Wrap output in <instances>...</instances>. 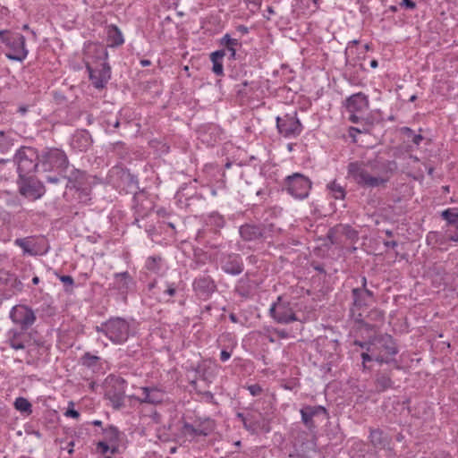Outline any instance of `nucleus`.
<instances>
[{
  "label": "nucleus",
  "mask_w": 458,
  "mask_h": 458,
  "mask_svg": "<svg viewBox=\"0 0 458 458\" xmlns=\"http://www.w3.org/2000/svg\"><path fill=\"white\" fill-rule=\"evenodd\" d=\"M396 169L395 161L377 157L367 161L351 162L347 166V176L361 187L378 188L386 185Z\"/></svg>",
  "instance_id": "f257e3e1"
},
{
  "label": "nucleus",
  "mask_w": 458,
  "mask_h": 458,
  "mask_svg": "<svg viewBox=\"0 0 458 458\" xmlns=\"http://www.w3.org/2000/svg\"><path fill=\"white\" fill-rule=\"evenodd\" d=\"M98 333L103 334L113 344H123L132 335L131 324L120 317L110 318L96 327Z\"/></svg>",
  "instance_id": "f03ea898"
},
{
  "label": "nucleus",
  "mask_w": 458,
  "mask_h": 458,
  "mask_svg": "<svg viewBox=\"0 0 458 458\" xmlns=\"http://www.w3.org/2000/svg\"><path fill=\"white\" fill-rule=\"evenodd\" d=\"M367 351L374 356L379 364L394 361L398 348L394 338L388 334L377 335L369 341Z\"/></svg>",
  "instance_id": "7ed1b4c3"
},
{
  "label": "nucleus",
  "mask_w": 458,
  "mask_h": 458,
  "mask_svg": "<svg viewBox=\"0 0 458 458\" xmlns=\"http://www.w3.org/2000/svg\"><path fill=\"white\" fill-rule=\"evenodd\" d=\"M38 157L40 168L43 172L57 171L59 174L67 173L69 160L64 150L56 148H47Z\"/></svg>",
  "instance_id": "20e7f679"
},
{
  "label": "nucleus",
  "mask_w": 458,
  "mask_h": 458,
  "mask_svg": "<svg viewBox=\"0 0 458 458\" xmlns=\"http://www.w3.org/2000/svg\"><path fill=\"white\" fill-rule=\"evenodd\" d=\"M19 179L28 177L38 167H40L37 150L30 147H21L15 154Z\"/></svg>",
  "instance_id": "39448f33"
},
{
  "label": "nucleus",
  "mask_w": 458,
  "mask_h": 458,
  "mask_svg": "<svg viewBox=\"0 0 458 458\" xmlns=\"http://www.w3.org/2000/svg\"><path fill=\"white\" fill-rule=\"evenodd\" d=\"M312 182L305 175L295 173L285 178V189L295 199H306L311 189Z\"/></svg>",
  "instance_id": "423d86ee"
},
{
  "label": "nucleus",
  "mask_w": 458,
  "mask_h": 458,
  "mask_svg": "<svg viewBox=\"0 0 458 458\" xmlns=\"http://www.w3.org/2000/svg\"><path fill=\"white\" fill-rule=\"evenodd\" d=\"M100 57H103L104 62L96 67H92L89 64H87L89 80L97 89L104 88L111 78V68L106 62L108 58L106 49H102Z\"/></svg>",
  "instance_id": "0eeeda50"
},
{
  "label": "nucleus",
  "mask_w": 458,
  "mask_h": 458,
  "mask_svg": "<svg viewBox=\"0 0 458 458\" xmlns=\"http://www.w3.org/2000/svg\"><path fill=\"white\" fill-rule=\"evenodd\" d=\"M269 313L280 324H289L298 319L291 302L284 300L282 296H279L277 301L271 305Z\"/></svg>",
  "instance_id": "6e6552de"
},
{
  "label": "nucleus",
  "mask_w": 458,
  "mask_h": 458,
  "mask_svg": "<svg viewBox=\"0 0 458 458\" xmlns=\"http://www.w3.org/2000/svg\"><path fill=\"white\" fill-rule=\"evenodd\" d=\"M276 127L279 133L288 139L298 137L302 131V125L297 117L296 113L286 114L276 117Z\"/></svg>",
  "instance_id": "1a4fd4ad"
},
{
  "label": "nucleus",
  "mask_w": 458,
  "mask_h": 458,
  "mask_svg": "<svg viewBox=\"0 0 458 458\" xmlns=\"http://www.w3.org/2000/svg\"><path fill=\"white\" fill-rule=\"evenodd\" d=\"M106 391V397L114 409H120L124 403L126 381L120 377H113Z\"/></svg>",
  "instance_id": "9d476101"
},
{
  "label": "nucleus",
  "mask_w": 458,
  "mask_h": 458,
  "mask_svg": "<svg viewBox=\"0 0 458 458\" xmlns=\"http://www.w3.org/2000/svg\"><path fill=\"white\" fill-rule=\"evenodd\" d=\"M10 318L22 330H27L35 323L36 315L34 310L27 305H15L10 311Z\"/></svg>",
  "instance_id": "9b49d317"
},
{
  "label": "nucleus",
  "mask_w": 458,
  "mask_h": 458,
  "mask_svg": "<svg viewBox=\"0 0 458 458\" xmlns=\"http://www.w3.org/2000/svg\"><path fill=\"white\" fill-rule=\"evenodd\" d=\"M18 185L21 195L33 200L40 199L46 192L44 184L32 177L19 179Z\"/></svg>",
  "instance_id": "f8f14e48"
},
{
  "label": "nucleus",
  "mask_w": 458,
  "mask_h": 458,
  "mask_svg": "<svg viewBox=\"0 0 458 458\" xmlns=\"http://www.w3.org/2000/svg\"><path fill=\"white\" fill-rule=\"evenodd\" d=\"M104 440L97 444V450L101 454H114L118 451L119 430L110 425L103 430Z\"/></svg>",
  "instance_id": "ddd939ff"
},
{
  "label": "nucleus",
  "mask_w": 458,
  "mask_h": 458,
  "mask_svg": "<svg viewBox=\"0 0 458 458\" xmlns=\"http://www.w3.org/2000/svg\"><path fill=\"white\" fill-rule=\"evenodd\" d=\"M25 37L21 34H13L6 39V45L10 47V52L5 55L8 59L13 61H23L28 55V50L25 45Z\"/></svg>",
  "instance_id": "4468645a"
},
{
  "label": "nucleus",
  "mask_w": 458,
  "mask_h": 458,
  "mask_svg": "<svg viewBox=\"0 0 458 458\" xmlns=\"http://www.w3.org/2000/svg\"><path fill=\"white\" fill-rule=\"evenodd\" d=\"M140 396L137 400L141 403H148L153 405L160 404L165 397V391L162 387L157 386H140Z\"/></svg>",
  "instance_id": "2eb2a0df"
},
{
  "label": "nucleus",
  "mask_w": 458,
  "mask_h": 458,
  "mask_svg": "<svg viewBox=\"0 0 458 458\" xmlns=\"http://www.w3.org/2000/svg\"><path fill=\"white\" fill-rule=\"evenodd\" d=\"M68 183L67 187L71 189H76L77 191H81L86 195H89V191L90 188V183L89 182V177L86 174L85 172L81 171L76 168H72L70 171L69 175L67 176Z\"/></svg>",
  "instance_id": "dca6fc26"
},
{
  "label": "nucleus",
  "mask_w": 458,
  "mask_h": 458,
  "mask_svg": "<svg viewBox=\"0 0 458 458\" xmlns=\"http://www.w3.org/2000/svg\"><path fill=\"white\" fill-rule=\"evenodd\" d=\"M221 268L229 275L237 276L243 271L242 259L239 254H223L221 258Z\"/></svg>",
  "instance_id": "f3484780"
},
{
  "label": "nucleus",
  "mask_w": 458,
  "mask_h": 458,
  "mask_svg": "<svg viewBox=\"0 0 458 458\" xmlns=\"http://www.w3.org/2000/svg\"><path fill=\"white\" fill-rule=\"evenodd\" d=\"M352 312L369 307L374 301V293L367 288H353Z\"/></svg>",
  "instance_id": "a211bd4d"
},
{
  "label": "nucleus",
  "mask_w": 458,
  "mask_h": 458,
  "mask_svg": "<svg viewBox=\"0 0 458 458\" xmlns=\"http://www.w3.org/2000/svg\"><path fill=\"white\" fill-rule=\"evenodd\" d=\"M193 291L202 299L208 298L216 289L214 280L209 276H200L192 283Z\"/></svg>",
  "instance_id": "6ab92c4d"
},
{
  "label": "nucleus",
  "mask_w": 458,
  "mask_h": 458,
  "mask_svg": "<svg viewBox=\"0 0 458 458\" xmlns=\"http://www.w3.org/2000/svg\"><path fill=\"white\" fill-rule=\"evenodd\" d=\"M134 284L133 278L127 271L114 275L112 287L122 295H126L134 287Z\"/></svg>",
  "instance_id": "aec40b11"
},
{
  "label": "nucleus",
  "mask_w": 458,
  "mask_h": 458,
  "mask_svg": "<svg viewBox=\"0 0 458 458\" xmlns=\"http://www.w3.org/2000/svg\"><path fill=\"white\" fill-rule=\"evenodd\" d=\"M148 289L153 292V294H157L159 299L168 301L167 297L175 295L177 285L174 282L165 281L158 284L157 281H154L148 284Z\"/></svg>",
  "instance_id": "412c9836"
},
{
  "label": "nucleus",
  "mask_w": 458,
  "mask_h": 458,
  "mask_svg": "<svg viewBox=\"0 0 458 458\" xmlns=\"http://www.w3.org/2000/svg\"><path fill=\"white\" fill-rule=\"evenodd\" d=\"M369 108L368 97L360 92L347 99V109L350 113L363 114Z\"/></svg>",
  "instance_id": "4be33fe9"
},
{
  "label": "nucleus",
  "mask_w": 458,
  "mask_h": 458,
  "mask_svg": "<svg viewBox=\"0 0 458 458\" xmlns=\"http://www.w3.org/2000/svg\"><path fill=\"white\" fill-rule=\"evenodd\" d=\"M301 416V421L303 424L309 428L313 429L315 428V424L313 421V418L319 413H326L327 410L320 405L318 406H310L307 405L301 409L300 411Z\"/></svg>",
  "instance_id": "5701e85b"
},
{
  "label": "nucleus",
  "mask_w": 458,
  "mask_h": 458,
  "mask_svg": "<svg viewBox=\"0 0 458 458\" xmlns=\"http://www.w3.org/2000/svg\"><path fill=\"white\" fill-rule=\"evenodd\" d=\"M92 139L88 131H77L72 139L71 146L77 151L82 152L88 149L91 145Z\"/></svg>",
  "instance_id": "b1692460"
},
{
  "label": "nucleus",
  "mask_w": 458,
  "mask_h": 458,
  "mask_svg": "<svg viewBox=\"0 0 458 458\" xmlns=\"http://www.w3.org/2000/svg\"><path fill=\"white\" fill-rule=\"evenodd\" d=\"M369 441L376 449L384 450L387 448L391 442V437L385 435L384 432L378 428L370 429Z\"/></svg>",
  "instance_id": "393cba45"
},
{
  "label": "nucleus",
  "mask_w": 458,
  "mask_h": 458,
  "mask_svg": "<svg viewBox=\"0 0 458 458\" xmlns=\"http://www.w3.org/2000/svg\"><path fill=\"white\" fill-rule=\"evenodd\" d=\"M107 45L110 47H116L124 43V38L121 30L116 25H109L106 28Z\"/></svg>",
  "instance_id": "a878e982"
},
{
  "label": "nucleus",
  "mask_w": 458,
  "mask_h": 458,
  "mask_svg": "<svg viewBox=\"0 0 458 458\" xmlns=\"http://www.w3.org/2000/svg\"><path fill=\"white\" fill-rule=\"evenodd\" d=\"M239 233L241 234V237L244 241H255L260 237H262V230L259 226L254 225H243L240 227Z\"/></svg>",
  "instance_id": "bb28decb"
},
{
  "label": "nucleus",
  "mask_w": 458,
  "mask_h": 458,
  "mask_svg": "<svg viewBox=\"0 0 458 458\" xmlns=\"http://www.w3.org/2000/svg\"><path fill=\"white\" fill-rule=\"evenodd\" d=\"M225 55V50H216L210 54V60L212 62V72L217 75H224L223 58Z\"/></svg>",
  "instance_id": "cd10ccee"
},
{
  "label": "nucleus",
  "mask_w": 458,
  "mask_h": 458,
  "mask_svg": "<svg viewBox=\"0 0 458 458\" xmlns=\"http://www.w3.org/2000/svg\"><path fill=\"white\" fill-rule=\"evenodd\" d=\"M25 335L18 330H10L8 332V344L14 350H23L25 348L24 343Z\"/></svg>",
  "instance_id": "c85d7f7f"
},
{
  "label": "nucleus",
  "mask_w": 458,
  "mask_h": 458,
  "mask_svg": "<svg viewBox=\"0 0 458 458\" xmlns=\"http://www.w3.org/2000/svg\"><path fill=\"white\" fill-rule=\"evenodd\" d=\"M146 269L156 275H161L165 269L163 260L159 256L148 257L145 263Z\"/></svg>",
  "instance_id": "c756f323"
},
{
  "label": "nucleus",
  "mask_w": 458,
  "mask_h": 458,
  "mask_svg": "<svg viewBox=\"0 0 458 458\" xmlns=\"http://www.w3.org/2000/svg\"><path fill=\"white\" fill-rule=\"evenodd\" d=\"M394 382L389 373H378L376 376V387L378 391H386L393 387Z\"/></svg>",
  "instance_id": "7c9ffc66"
},
{
  "label": "nucleus",
  "mask_w": 458,
  "mask_h": 458,
  "mask_svg": "<svg viewBox=\"0 0 458 458\" xmlns=\"http://www.w3.org/2000/svg\"><path fill=\"white\" fill-rule=\"evenodd\" d=\"M327 190L335 199H344L345 198V189L335 180L327 183Z\"/></svg>",
  "instance_id": "2f4dec72"
},
{
  "label": "nucleus",
  "mask_w": 458,
  "mask_h": 458,
  "mask_svg": "<svg viewBox=\"0 0 458 458\" xmlns=\"http://www.w3.org/2000/svg\"><path fill=\"white\" fill-rule=\"evenodd\" d=\"M253 289V283L245 276L236 284L235 290L241 296H248Z\"/></svg>",
  "instance_id": "473e14b6"
},
{
  "label": "nucleus",
  "mask_w": 458,
  "mask_h": 458,
  "mask_svg": "<svg viewBox=\"0 0 458 458\" xmlns=\"http://www.w3.org/2000/svg\"><path fill=\"white\" fill-rule=\"evenodd\" d=\"M182 433L187 437H196L199 436H207L208 433L200 428H195L193 425L185 422L182 428Z\"/></svg>",
  "instance_id": "72a5a7b5"
},
{
  "label": "nucleus",
  "mask_w": 458,
  "mask_h": 458,
  "mask_svg": "<svg viewBox=\"0 0 458 458\" xmlns=\"http://www.w3.org/2000/svg\"><path fill=\"white\" fill-rule=\"evenodd\" d=\"M441 216L445 220V226H450L458 224V208H447L442 211Z\"/></svg>",
  "instance_id": "f704fd0d"
},
{
  "label": "nucleus",
  "mask_w": 458,
  "mask_h": 458,
  "mask_svg": "<svg viewBox=\"0 0 458 458\" xmlns=\"http://www.w3.org/2000/svg\"><path fill=\"white\" fill-rule=\"evenodd\" d=\"M206 225L217 230L225 225V219L220 214L214 212L208 216Z\"/></svg>",
  "instance_id": "c9c22d12"
},
{
  "label": "nucleus",
  "mask_w": 458,
  "mask_h": 458,
  "mask_svg": "<svg viewBox=\"0 0 458 458\" xmlns=\"http://www.w3.org/2000/svg\"><path fill=\"white\" fill-rule=\"evenodd\" d=\"M14 407L21 412L30 414L32 412L31 403L24 397H18L14 401Z\"/></svg>",
  "instance_id": "e433bc0d"
},
{
  "label": "nucleus",
  "mask_w": 458,
  "mask_h": 458,
  "mask_svg": "<svg viewBox=\"0 0 458 458\" xmlns=\"http://www.w3.org/2000/svg\"><path fill=\"white\" fill-rule=\"evenodd\" d=\"M426 241L428 245L433 247L441 246L445 243V235L442 236L438 232H429L427 234Z\"/></svg>",
  "instance_id": "4c0bfd02"
},
{
  "label": "nucleus",
  "mask_w": 458,
  "mask_h": 458,
  "mask_svg": "<svg viewBox=\"0 0 458 458\" xmlns=\"http://www.w3.org/2000/svg\"><path fill=\"white\" fill-rule=\"evenodd\" d=\"M445 237L453 242L458 243V224L443 227Z\"/></svg>",
  "instance_id": "58836bf2"
},
{
  "label": "nucleus",
  "mask_w": 458,
  "mask_h": 458,
  "mask_svg": "<svg viewBox=\"0 0 458 458\" xmlns=\"http://www.w3.org/2000/svg\"><path fill=\"white\" fill-rule=\"evenodd\" d=\"M14 244L22 249L24 254L35 255V251L30 247L29 242L26 238H17Z\"/></svg>",
  "instance_id": "ea45409f"
},
{
  "label": "nucleus",
  "mask_w": 458,
  "mask_h": 458,
  "mask_svg": "<svg viewBox=\"0 0 458 458\" xmlns=\"http://www.w3.org/2000/svg\"><path fill=\"white\" fill-rule=\"evenodd\" d=\"M401 130L404 134L411 138V141L417 146H419L423 140L421 134L414 133L413 131L409 127H403Z\"/></svg>",
  "instance_id": "a19ab883"
},
{
  "label": "nucleus",
  "mask_w": 458,
  "mask_h": 458,
  "mask_svg": "<svg viewBox=\"0 0 458 458\" xmlns=\"http://www.w3.org/2000/svg\"><path fill=\"white\" fill-rule=\"evenodd\" d=\"M82 364L88 368H92L97 365L99 360V357L92 355L89 352L85 353L82 358Z\"/></svg>",
  "instance_id": "79ce46f5"
},
{
  "label": "nucleus",
  "mask_w": 458,
  "mask_h": 458,
  "mask_svg": "<svg viewBox=\"0 0 458 458\" xmlns=\"http://www.w3.org/2000/svg\"><path fill=\"white\" fill-rule=\"evenodd\" d=\"M59 280L64 285L65 292H71L74 286V280L71 276L68 275H56Z\"/></svg>",
  "instance_id": "37998d69"
},
{
  "label": "nucleus",
  "mask_w": 458,
  "mask_h": 458,
  "mask_svg": "<svg viewBox=\"0 0 458 458\" xmlns=\"http://www.w3.org/2000/svg\"><path fill=\"white\" fill-rule=\"evenodd\" d=\"M221 45L225 46V48L230 47H238L240 46V42L236 38H233L229 34H225L220 40Z\"/></svg>",
  "instance_id": "c03bdc74"
},
{
  "label": "nucleus",
  "mask_w": 458,
  "mask_h": 458,
  "mask_svg": "<svg viewBox=\"0 0 458 458\" xmlns=\"http://www.w3.org/2000/svg\"><path fill=\"white\" fill-rule=\"evenodd\" d=\"M11 287L15 292H21L23 289V284L17 277H13L11 279Z\"/></svg>",
  "instance_id": "a18cd8bd"
},
{
  "label": "nucleus",
  "mask_w": 458,
  "mask_h": 458,
  "mask_svg": "<svg viewBox=\"0 0 458 458\" xmlns=\"http://www.w3.org/2000/svg\"><path fill=\"white\" fill-rule=\"evenodd\" d=\"M247 389L252 396H259L263 391L261 386L258 384L248 386Z\"/></svg>",
  "instance_id": "49530a36"
},
{
  "label": "nucleus",
  "mask_w": 458,
  "mask_h": 458,
  "mask_svg": "<svg viewBox=\"0 0 458 458\" xmlns=\"http://www.w3.org/2000/svg\"><path fill=\"white\" fill-rule=\"evenodd\" d=\"M361 359H362V365H363V369H366V362L367 361H371V360H374V356L372 355V353L369 352L368 351L366 352H362L361 353Z\"/></svg>",
  "instance_id": "de8ad7c7"
},
{
  "label": "nucleus",
  "mask_w": 458,
  "mask_h": 458,
  "mask_svg": "<svg viewBox=\"0 0 458 458\" xmlns=\"http://www.w3.org/2000/svg\"><path fill=\"white\" fill-rule=\"evenodd\" d=\"M384 452H385V457L378 455L377 458H397L394 451L392 448H390L389 446L387 448L384 449Z\"/></svg>",
  "instance_id": "09e8293b"
},
{
  "label": "nucleus",
  "mask_w": 458,
  "mask_h": 458,
  "mask_svg": "<svg viewBox=\"0 0 458 458\" xmlns=\"http://www.w3.org/2000/svg\"><path fill=\"white\" fill-rule=\"evenodd\" d=\"M244 2L250 6H251V10H258L261 4V0H244Z\"/></svg>",
  "instance_id": "8fccbe9b"
},
{
  "label": "nucleus",
  "mask_w": 458,
  "mask_h": 458,
  "mask_svg": "<svg viewBox=\"0 0 458 458\" xmlns=\"http://www.w3.org/2000/svg\"><path fill=\"white\" fill-rule=\"evenodd\" d=\"M349 120L353 123H358L362 120V114L351 113Z\"/></svg>",
  "instance_id": "3c124183"
},
{
  "label": "nucleus",
  "mask_w": 458,
  "mask_h": 458,
  "mask_svg": "<svg viewBox=\"0 0 458 458\" xmlns=\"http://www.w3.org/2000/svg\"><path fill=\"white\" fill-rule=\"evenodd\" d=\"M64 415L66 417H71V418H73V419H78L80 417L79 411L74 410V409H72V408L67 409V411L64 412Z\"/></svg>",
  "instance_id": "603ef678"
},
{
  "label": "nucleus",
  "mask_w": 458,
  "mask_h": 458,
  "mask_svg": "<svg viewBox=\"0 0 458 458\" xmlns=\"http://www.w3.org/2000/svg\"><path fill=\"white\" fill-rule=\"evenodd\" d=\"M232 356V352L226 350H222L220 353V360L225 362L228 360Z\"/></svg>",
  "instance_id": "864d4df0"
},
{
  "label": "nucleus",
  "mask_w": 458,
  "mask_h": 458,
  "mask_svg": "<svg viewBox=\"0 0 458 458\" xmlns=\"http://www.w3.org/2000/svg\"><path fill=\"white\" fill-rule=\"evenodd\" d=\"M401 5L405 6L408 9H414L416 7V4L411 0H402Z\"/></svg>",
  "instance_id": "5fc2aeb1"
},
{
  "label": "nucleus",
  "mask_w": 458,
  "mask_h": 458,
  "mask_svg": "<svg viewBox=\"0 0 458 458\" xmlns=\"http://www.w3.org/2000/svg\"><path fill=\"white\" fill-rule=\"evenodd\" d=\"M225 52L228 51L229 54H230V58L231 59H235V55H236V47H227L226 49H225Z\"/></svg>",
  "instance_id": "6e6d98bb"
},
{
  "label": "nucleus",
  "mask_w": 458,
  "mask_h": 458,
  "mask_svg": "<svg viewBox=\"0 0 458 458\" xmlns=\"http://www.w3.org/2000/svg\"><path fill=\"white\" fill-rule=\"evenodd\" d=\"M46 180L47 182L56 184L59 182L60 178L58 176H47Z\"/></svg>",
  "instance_id": "4d7b16f0"
},
{
  "label": "nucleus",
  "mask_w": 458,
  "mask_h": 458,
  "mask_svg": "<svg viewBox=\"0 0 458 458\" xmlns=\"http://www.w3.org/2000/svg\"><path fill=\"white\" fill-rule=\"evenodd\" d=\"M6 30H0V39L6 44V39L8 38H5Z\"/></svg>",
  "instance_id": "13d9d810"
},
{
  "label": "nucleus",
  "mask_w": 458,
  "mask_h": 458,
  "mask_svg": "<svg viewBox=\"0 0 458 458\" xmlns=\"http://www.w3.org/2000/svg\"><path fill=\"white\" fill-rule=\"evenodd\" d=\"M356 345L361 347V348H365L367 350V346L369 344V342L368 343H364V342H360V341H355L354 343Z\"/></svg>",
  "instance_id": "bf43d9fd"
},
{
  "label": "nucleus",
  "mask_w": 458,
  "mask_h": 458,
  "mask_svg": "<svg viewBox=\"0 0 458 458\" xmlns=\"http://www.w3.org/2000/svg\"><path fill=\"white\" fill-rule=\"evenodd\" d=\"M385 245L387 246V247H392V248H394L397 246V242H394V241H392V242H385Z\"/></svg>",
  "instance_id": "052dcab7"
},
{
  "label": "nucleus",
  "mask_w": 458,
  "mask_h": 458,
  "mask_svg": "<svg viewBox=\"0 0 458 458\" xmlns=\"http://www.w3.org/2000/svg\"><path fill=\"white\" fill-rule=\"evenodd\" d=\"M140 64L143 66V67H147L148 65L151 64V62L149 60H147V59H143L140 61Z\"/></svg>",
  "instance_id": "680f3d73"
},
{
  "label": "nucleus",
  "mask_w": 458,
  "mask_h": 458,
  "mask_svg": "<svg viewBox=\"0 0 458 458\" xmlns=\"http://www.w3.org/2000/svg\"><path fill=\"white\" fill-rule=\"evenodd\" d=\"M367 278L365 276H363L361 278V286L360 288H367Z\"/></svg>",
  "instance_id": "e2e57ef3"
},
{
  "label": "nucleus",
  "mask_w": 458,
  "mask_h": 458,
  "mask_svg": "<svg viewBox=\"0 0 458 458\" xmlns=\"http://www.w3.org/2000/svg\"><path fill=\"white\" fill-rule=\"evenodd\" d=\"M378 66V63L377 60L370 61V67L377 68Z\"/></svg>",
  "instance_id": "0e129e2a"
},
{
  "label": "nucleus",
  "mask_w": 458,
  "mask_h": 458,
  "mask_svg": "<svg viewBox=\"0 0 458 458\" xmlns=\"http://www.w3.org/2000/svg\"><path fill=\"white\" fill-rule=\"evenodd\" d=\"M92 425L100 427L102 425V421L98 420H95L91 422Z\"/></svg>",
  "instance_id": "69168bd1"
},
{
  "label": "nucleus",
  "mask_w": 458,
  "mask_h": 458,
  "mask_svg": "<svg viewBox=\"0 0 458 458\" xmlns=\"http://www.w3.org/2000/svg\"><path fill=\"white\" fill-rule=\"evenodd\" d=\"M229 318H230V319H231V321H232V322H233V323H236V322H237V317H236V315H234V314H233V313H232V314H230Z\"/></svg>",
  "instance_id": "338daca9"
},
{
  "label": "nucleus",
  "mask_w": 458,
  "mask_h": 458,
  "mask_svg": "<svg viewBox=\"0 0 458 458\" xmlns=\"http://www.w3.org/2000/svg\"><path fill=\"white\" fill-rule=\"evenodd\" d=\"M100 458H122V457H117V456L112 457L110 454H102V457H100Z\"/></svg>",
  "instance_id": "774afa93"
}]
</instances>
